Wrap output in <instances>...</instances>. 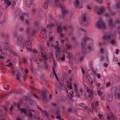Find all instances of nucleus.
I'll list each match as a JSON object with an SVG mask.
<instances>
[{
    "instance_id": "f257e3e1",
    "label": "nucleus",
    "mask_w": 120,
    "mask_h": 120,
    "mask_svg": "<svg viewBox=\"0 0 120 120\" xmlns=\"http://www.w3.org/2000/svg\"><path fill=\"white\" fill-rule=\"evenodd\" d=\"M53 2L56 4V6L58 5V4H56L57 3H58L59 4L60 7L61 9L62 13V15L59 16V17L60 18H64L65 14L67 13L68 12V10L66 9L64 5L63 4H61L60 2L58 0H53Z\"/></svg>"
},
{
    "instance_id": "f03ea898",
    "label": "nucleus",
    "mask_w": 120,
    "mask_h": 120,
    "mask_svg": "<svg viewBox=\"0 0 120 120\" xmlns=\"http://www.w3.org/2000/svg\"><path fill=\"white\" fill-rule=\"evenodd\" d=\"M82 49V52L83 54L89 53L91 51L94 50L93 47H91L89 45L86 46L85 44H83L82 43H81Z\"/></svg>"
},
{
    "instance_id": "7ed1b4c3",
    "label": "nucleus",
    "mask_w": 120,
    "mask_h": 120,
    "mask_svg": "<svg viewBox=\"0 0 120 120\" xmlns=\"http://www.w3.org/2000/svg\"><path fill=\"white\" fill-rule=\"evenodd\" d=\"M103 38L104 39L109 40L110 43L112 45L116 43L114 40L112 39L113 36L110 35H104L103 36Z\"/></svg>"
},
{
    "instance_id": "20e7f679",
    "label": "nucleus",
    "mask_w": 120,
    "mask_h": 120,
    "mask_svg": "<svg viewBox=\"0 0 120 120\" xmlns=\"http://www.w3.org/2000/svg\"><path fill=\"white\" fill-rule=\"evenodd\" d=\"M105 23L101 21H97L96 25L97 28L98 29H105Z\"/></svg>"
},
{
    "instance_id": "39448f33",
    "label": "nucleus",
    "mask_w": 120,
    "mask_h": 120,
    "mask_svg": "<svg viewBox=\"0 0 120 120\" xmlns=\"http://www.w3.org/2000/svg\"><path fill=\"white\" fill-rule=\"evenodd\" d=\"M67 27L66 26H64L61 27L60 26H58L57 27V31L58 32L60 33V37L62 38L64 36V34L62 33V32L63 31H65L67 30Z\"/></svg>"
},
{
    "instance_id": "423d86ee",
    "label": "nucleus",
    "mask_w": 120,
    "mask_h": 120,
    "mask_svg": "<svg viewBox=\"0 0 120 120\" xmlns=\"http://www.w3.org/2000/svg\"><path fill=\"white\" fill-rule=\"evenodd\" d=\"M40 94L43 101H47L46 91L45 90H43L40 91Z\"/></svg>"
},
{
    "instance_id": "0eeeda50",
    "label": "nucleus",
    "mask_w": 120,
    "mask_h": 120,
    "mask_svg": "<svg viewBox=\"0 0 120 120\" xmlns=\"http://www.w3.org/2000/svg\"><path fill=\"white\" fill-rule=\"evenodd\" d=\"M86 82L87 85L90 87L94 86L93 84V80L89 75L87 76L86 78Z\"/></svg>"
},
{
    "instance_id": "6e6552de",
    "label": "nucleus",
    "mask_w": 120,
    "mask_h": 120,
    "mask_svg": "<svg viewBox=\"0 0 120 120\" xmlns=\"http://www.w3.org/2000/svg\"><path fill=\"white\" fill-rule=\"evenodd\" d=\"M31 44V43L30 40L29 39H28L26 41H24L23 45L22 46V47H24V45H25L27 50H30V47Z\"/></svg>"
},
{
    "instance_id": "1a4fd4ad",
    "label": "nucleus",
    "mask_w": 120,
    "mask_h": 120,
    "mask_svg": "<svg viewBox=\"0 0 120 120\" xmlns=\"http://www.w3.org/2000/svg\"><path fill=\"white\" fill-rule=\"evenodd\" d=\"M82 1L81 0L80 1L79 0H75L74 5L76 8L80 9L82 7Z\"/></svg>"
},
{
    "instance_id": "9d476101",
    "label": "nucleus",
    "mask_w": 120,
    "mask_h": 120,
    "mask_svg": "<svg viewBox=\"0 0 120 120\" xmlns=\"http://www.w3.org/2000/svg\"><path fill=\"white\" fill-rule=\"evenodd\" d=\"M104 9L103 8H100L97 6L94 9V10L99 15L103 13Z\"/></svg>"
},
{
    "instance_id": "9b49d317",
    "label": "nucleus",
    "mask_w": 120,
    "mask_h": 120,
    "mask_svg": "<svg viewBox=\"0 0 120 120\" xmlns=\"http://www.w3.org/2000/svg\"><path fill=\"white\" fill-rule=\"evenodd\" d=\"M2 43L4 46V49L5 51H7L11 49L10 46L8 43V41H3Z\"/></svg>"
},
{
    "instance_id": "f8f14e48",
    "label": "nucleus",
    "mask_w": 120,
    "mask_h": 120,
    "mask_svg": "<svg viewBox=\"0 0 120 120\" xmlns=\"http://www.w3.org/2000/svg\"><path fill=\"white\" fill-rule=\"evenodd\" d=\"M107 8L110 12L109 15L108 13H106L105 14V16L107 18H109V15H113L116 13V11H111L110 8L109 7H107Z\"/></svg>"
},
{
    "instance_id": "ddd939ff",
    "label": "nucleus",
    "mask_w": 120,
    "mask_h": 120,
    "mask_svg": "<svg viewBox=\"0 0 120 120\" xmlns=\"http://www.w3.org/2000/svg\"><path fill=\"white\" fill-rule=\"evenodd\" d=\"M117 23H120V20H116L115 21L113 22L111 19H110L109 21L108 24L110 26H112L114 25V24Z\"/></svg>"
},
{
    "instance_id": "4468645a",
    "label": "nucleus",
    "mask_w": 120,
    "mask_h": 120,
    "mask_svg": "<svg viewBox=\"0 0 120 120\" xmlns=\"http://www.w3.org/2000/svg\"><path fill=\"white\" fill-rule=\"evenodd\" d=\"M23 37L21 36L19 37L17 41V46H20L22 42Z\"/></svg>"
},
{
    "instance_id": "2eb2a0df",
    "label": "nucleus",
    "mask_w": 120,
    "mask_h": 120,
    "mask_svg": "<svg viewBox=\"0 0 120 120\" xmlns=\"http://www.w3.org/2000/svg\"><path fill=\"white\" fill-rule=\"evenodd\" d=\"M26 16L28 17L29 15L28 13H22L21 15L20 16V18L21 21H24V17Z\"/></svg>"
},
{
    "instance_id": "dca6fc26",
    "label": "nucleus",
    "mask_w": 120,
    "mask_h": 120,
    "mask_svg": "<svg viewBox=\"0 0 120 120\" xmlns=\"http://www.w3.org/2000/svg\"><path fill=\"white\" fill-rule=\"evenodd\" d=\"M92 39L90 37H85L83 38V42H86L88 40H91Z\"/></svg>"
},
{
    "instance_id": "f3484780",
    "label": "nucleus",
    "mask_w": 120,
    "mask_h": 120,
    "mask_svg": "<svg viewBox=\"0 0 120 120\" xmlns=\"http://www.w3.org/2000/svg\"><path fill=\"white\" fill-rule=\"evenodd\" d=\"M21 113H24L26 115L27 112V110L24 108H22L20 109Z\"/></svg>"
},
{
    "instance_id": "a211bd4d",
    "label": "nucleus",
    "mask_w": 120,
    "mask_h": 120,
    "mask_svg": "<svg viewBox=\"0 0 120 120\" xmlns=\"http://www.w3.org/2000/svg\"><path fill=\"white\" fill-rule=\"evenodd\" d=\"M55 54L56 57L58 59H60L61 56V55L60 54V52L59 51L56 52L55 53Z\"/></svg>"
},
{
    "instance_id": "6ab92c4d",
    "label": "nucleus",
    "mask_w": 120,
    "mask_h": 120,
    "mask_svg": "<svg viewBox=\"0 0 120 120\" xmlns=\"http://www.w3.org/2000/svg\"><path fill=\"white\" fill-rule=\"evenodd\" d=\"M49 2L48 0H46L44 4V8L45 9H47L48 5V3Z\"/></svg>"
},
{
    "instance_id": "aec40b11",
    "label": "nucleus",
    "mask_w": 120,
    "mask_h": 120,
    "mask_svg": "<svg viewBox=\"0 0 120 120\" xmlns=\"http://www.w3.org/2000/svg\"><path fill=\"white\" fill-rule=\"evenodd\" d=\"M25 32L28 35H29L30 33V29L29 27H27L26 29Z\"/></svg>"
},
{
    "instance_id": "412c9836",
    "label": "nucleus",
    "mask_w": 120,
    "mask_h": 120,
    "mask_svg": "<svg viewBox=\"0 0 120 120\" xmlns=\"http://www.w3.org/2000/svg\"><path fill=\"white\" fill-rule=\"evenodd\" d=\"M108 98L109 101L111 102L112 101V96L110 94H108Z\"/></svg>"
},
{
    "instance_id": "4be33fe9",
    "label": "nucleus",
    "mask_w": 120,
    "mask_h": 120,
    "mask_svg": "<svg viewBox=\"0 0 120 120\" xmlns=\"http://www.w3.org/2000/svg\"><path fill=\"white\" fill-rule=\"evenodd\" d=\"M86 16L85 14H84L82 16V21L84 22H85L86 21Z\"/></svg>"
},
{
    "instance_id": "5701e85b",
    "label": "nucleus",
    "mask_w": 120,
    "mask_h": 120,
    "mask_svg": "<svg viewBox=\"0 0 120 120\" xmlns=\"http://www.w3.org/2000/svg\"><path fill=\"white\" fill-rule=\"evenodd\" d=\"M34 0H26V2L27 5H30Z\"/></svg>"
},
{
    "instance_id": "b1692460",
    "label": "nucleus",
    "mask_w": 120,
    "mask_h": 120,
    "mask_svg": "<svg viewBox=\"0 0 120 120\" xmlns=\"http://www.w3.org/2000/svg\"><path fill=\"white\" fill-rule=\"evenodd\" d=\"M53 65L52 69H54L55 70L56 66V64L55 61L54 59L53 60Z\"/></svg>"
},
{
    "instance_id": "393cba45",
    "label": "nucleus",
    "mask_w": 120,
    "mask_h": 120,
    "mask_svg": "<svg viewBox=\"0 0 120 120\" xmlns=\"http://www.w3.org/2000/svg\"><path fill=\"white\" fill-rule=\"evenodd\" d=\"M15 76L16 77L17 80L19 81L20 83L21 82L20 80V77H19V74L18 73L15 75Z\"/></svg>"
},
{
    "instance_id": "a878e982",
    "label": "nucleus",
    "mask_w": 120,
    "mask_h": 120,
    "mask_svg": "<svg viewBox=\"0 0 120 120\" xmlns=\"http://www.w3.org/2000/svg\"><path fill=\"white\" fill-rule=\"evenodd\" d=\"M47 45L48 47H49L50 46H51L52 47H53V45L52 44L51 42L50 41H48L47 42Z\"/></svg>"
},
{
    "instance_id": "bb28decb",
    "label": "nucleus",
    "mask_w": 120,
    "mask_h": 120,
    "mask_svg": "<svg viewBox=\"0 0 120 120\" xmlns=\"http://www.w3.org/2000/svg\"><path fill=\"white\" fill-rule=\"evenodd\" d=\"M41 81L44 84H45L46 83L47 81L43 77H41Z\"/></svg>"
},
{
    "instance_id": "cd10ccee",
    "label": "nucleus",
    "mask_w": 120,
    "mask_h": 120,
    "mask_svg": "<svg viewBox=\"0 0 120 120\" xmlns=\"http://www.w3.org/2000/svg\"><path fill=\"white\" fill-rule=\"evenodd\" d=\"M30 103L31 105H34L35 104L34 101L32 99H30L29 100Z\"/></svg>"
},
{
    "instance_id": "c85d7f7f",
    "label": "nucleus",
    "mask_w": 120,
    "mask_h": 120,
    "mask_svg": "<svg viewBox=\"0 0 120 120\" xmlns=\"http://www.w3.org/2000/svg\"><path fill=\"white\" fill-rule=\"evenodd\" d=\"M2 54L0 55V59H3L4 57V53L3 52V51H2V52H1Z\"/></svg>"
},
{
    "instance_id": "c756f323",
    "label": "nucleus",
    "mask_w": 120,
    "mask_h": 120,
    "mask_svg": "<svg viewBox=\"0 0 120 120\" xmlns=\"http://www.w3.org/2000/svg\"><path fill=\"white\" fill-rule=\"evenodd\" d=\"M93 92L92 91L90 92V93H89V95L88 96L91 99L92 98H93Z\"/></svg>"
},
{
    "instance_id": "7c9ffc66",
    "label": "nucleus",
    "mask_w": 120,
    "mask_h": 120,
    "mask_svg": "<svg viewBox=\"0 0 120 120\" xmlns=\"http://www.w3.org/2000/svg\"><path fill=\"white\" fill-rule=\"evenodd\" d=\"M42 67L40 65H38V67L37 68V70L38 71L41 72L42 70Z\"/></svg>"
},
{
    "instance_id": "2f4dec72",
    "label": "nucleus",
    "mask_w": 120,
    "mask_h": 120,
    "mask_svg": "<svg viewBox=\"0 0 120 120\" xmlns=\"http://www.w3.org/2000/svg\"><path fill=\"white\" fill-rule=\"evenodd\" d=\"M60 60L62 61H64L65 59V55L64 54H63L61 57L60 58Z\"/></svg>"
},
{
    "instance_id": "473e14b6",
    "label": "nucleus",
    "mask_w": 120,
    "mask_h": 120,
    "mask_svg": "<svg viewBox=\"0 0 120 120\" xmlns=\"http://www.w3.org/2000/svg\"><path fill=\"white\" fill-rule=\"evenodd\" d=\"M42 56L43 57V60L44 61H46L48 60V58L46 55H42Z\"/></svg>"
},
{
    "instance_id": "72a5a7b5",
    "label": "nucleus",
    "mask_w": 120,
    "mask_h": 120,
    "mask_svg": "<svg viewBox=\"0 0 120 120\" xmlns=\"http://www.w3.org/2000/svg\"><path fill=\"white\" fill-rule=\"evenodd\" d=\"M26 24L28 25H30V23L31 22V20L29 19H26Z\"/></svg>"
},
{
    "instance_id": "f704fd0d",
    "label": "nucleus",
    "mask_w": 120,
    "mask_h": 120,
    "mask_svg": "<svg viewBox=\"0 0 120 120\" xmlns=\"http://www.w3.org/2000/svg\"><path fill=\"white\" fill-rule=\"evenodd\" d=\"M8 34H2V36L4 38H8Z\"/></svg>"
},
{
    "instance_id": "c9c22d12",
    "label": "nucleus",
    "mask_w": 120,
    "mask_h": 120,
    "mask_svg": "<svg viewBox=\"0 0 120 120\" xmlns=\"http://www.w3.org/2000/svg\"><path fill=\"white\" fill-rule=\"evenodd\" d=\"M43 113L44 115H46L48 118L49 117L48 113L45 111H44L43 112Z\"/></svg>"
},
{
    "instance_id": "e433bc0d",
    "label": "nucleus",
    "mask_w": 120,
    "mask_h": 120,
    "mask_svg": "<svg viewBox=\"0 0 120 120\" xmlns=\"http://www.w3.org/2000/svg\"><path fill=\"white\" fill-rule=\"evenodd\" d=\"M22 103V101L21 100H20L19 101V103L17 105L18 107H19Z\"/></svg>"
},
{
    "instance_id": "4c0bfd02",
    "label": "nucleus",
    "mask_w": 120,
    "mask_h": 120,
    "mask_svg": "<svg viewBox=\"0 0 120 120\" xmlns=\"http://www.w3.org/2000/svg\"><path fill=\"white\" fill-rule=\"evenodd\" d=\"M23 99L26 101H27L28 100L29 98L28 97L25 96L23 97Z\"/></svg>"
},
{
    "instance_id": "58836bf2",
    "label": "nucleus",
    "mask_w": 120,
    "mask_h": 120,
    "mask_svg": "<svg viewBox=\"0 0 120 120\" xmlns=\"http://www.w3.org/2000/svg\"><path fill=\"white\" fill-rule=\"evenodd\" d=\"M78 105L80 107H83L85 106V105L83 103H81L79 104Z\"/></svg>"
},
{
    "instance_id": "ea45409f",
    "label": "nucleus",
    "mask_w": 120,
    "mask_h": 120,
    "mask_svg": "<svg viewBox=\"0 0 120 120\" xmlns=\"http://www.w3.org/2000/svg\"><path fill=\"white\" fill-rule=\"evenodd\" d=\"M11 53L14 56H18L16 52L15 51H12L11 52Z\"/></svg>"
},
{
    "instance_id": "a19ab883",
    "label": "nucleus",
    "mask_w": 120,
    "mask_h": 120,
    "mask_svg": "<svg viewBox=\"0 0 120 120\" xmlns=\"http://www.w3.org/2000/svg\"><path fill=\"white\" fill-rule=\"evenodd\" d=\"M60 109L59 108H58L56 110V113L57 115H59L60 114L59 111Z\"/></svg>"
},
{
    "instance_id": "79ce46f5",
    "label": "nucleus",
    "mask_w": 120,
    "mask_h": 120,
    "mask_svg": "<svg viewBox=\"0 0 120 120\" xmlns=\"http://www.w3.org/2000/svg\"><path fill=\"white\" fill-rule=\"evenodd\" d=\"M21 93V90H18L16 91L15 92V93L17 95H19Z\"/></svg>"
},
{
    "instance_id": "37998d69",
    "label": "nucleus",
    "mask_w": 120,
    "mask_h": 120,
    "mask_svg": "<svg viewBox=\"0 0 120 120\" xmlns=\"http://www.w3.org/2000/svg\"><path fill=\"white\" fill-rule=\"evenodd\" d=\"M99 103V102L98 101H96L95 104V109H97L98 108V106Z\"/></svg>"
},
{
    "instance_id": "c03bdc74",
    "label": "nucleus",
    "mask_w": 120,
    "mask_h": 120,
    "mask_svg": "<svg viewBox=\"0 0 120 120\" xmlns=\"http://www.w3.org/2000/svg\"><path fill=\"white\" fill-rule=\"evenodd\" d=\"M63 86V83H62L61 85H60L58 87V88L59 90H62L63 89V88L62 86Z\"/></svg>"
},
{
    "instance_id": "a18cd8bd",
    "label": "nucleus",
    "mask_w": 120,
    "mask_h": 120,
    "mask_svg": "<svg viewBox=\"0 0 120 120\" xmlns=\"http://www.w3.org/2000/svg\"><path fill=\"white\" fill-rule=\"evenodd\" d=\"M34 117L36 119L39 120L40 118V117L39 115H35L34 116Z\"/></svg>"
},
{
    "instance_id": "49530a36",
    "label": "nucleus",
    "mask_w": 120,
    "mask_h": 120,
    "mask_svg": "<svg viewBox=\"0 0 120 120\" xmlns=\"http://www.w3.org/2000/svg\"><path fill=\"white\" fill-rule=\"evenodd\" d=\"M98 95L100 96H101L102 95V92H101V91L100 90H98Z\"/></svg>"
},
{
    "instance_id": "de8ad7c7",
    "label": "nucleus",
    "mask_w": 120,
    "mask_h": 120,
    "mask_svg": "<svg viewBox=\"0 0 120 120\" xmlns=\"http://www.w3.org/2000/svg\"><path fill=\"white\" fill-rule=\"evenodd\" d=\"M53 73L54 74V75L56 77V79L58 80V78H57V75H56V73L55 71V70L54 69H53Z\"/></svg>"
},
{
    "instance_id": "09e8293b",
    "label": "nucleus",
    "mask_w": 120,
    "mask_h": 120,
    "mask_svg": "<svg viewBox=\"0 0 120 120\" xmlns=\"http://www.w3.org/2000/svg\"><path fill=\"white\" fill-rule=\"evenodd\" d=\"M116 7L117 8H119L120 7V3L118 2L116 5Z\"/></svg>"
},
{
    "instance_id": "8fccbe9b",
    "label": "nucleus",
    "mask_w": 120,
    "mask_h": 120,
    "mask_svg": "<svg viewBox=\"0 0 120 120\" xmlns=\"http://www.w3.org/2000/svg\"><path fill=\"white\" fill-rule=\"evenodd\" d=\"M19 31L20 32L23 31L24 30L23 28L22 27H20L19 29Z\"/></svg>"
},
{
    "instance_id": "3c124183",
    "label": "nucleus",
    "mask_w": 120,
    "mask_h": 120,
    "mask_svg": "<svg viewBox=\"0 0 120 120\" xmlns=\"http://www.w3.org/2000/svg\"><path fill=\"white\" fill-rule=\"evenodd\" d=\"M22 61L23 62L25 63H26L27 62V60L25 57H24L22 59Z\"/></svg>"
},
{
    "instance_id": "603ef678",
    "label": "nucleus",
    "mask_w": 120,
    "mask_h": 120,
    "mask_svg": "<svg viewBox=\"0 0 120 120\" xmlns=\"http://www.w3.org/2000/svg\"><path fill=\"white\" fill-rule=\"evenodd\" d=\"M12 64L11 63H10L8 64H7L6 66L8 67H10L12 66Z\"/></svg>"
},
{
    "instance_id": "864d4df0",
    "label": "nucleus",
    "mask_w": 120,
    "mask_h": 120,
    "mask_svg": "<svg viewBox=\"0 0 120 120\" xmlns=\"http://www.w3.org/2000/svg\"><path fill=\"white\" fill-rule=\"evenodd\" d=\"M36 31L35 30H32L31 32V34L32 35H34L36 33Z\"/></svg>"
},
{
    "instance_id": "5fc2aeb1",
    "label": "nucleus",
    "mask_w": 120,
    "mask_h": 120,
    "mask_svg": "<svg viewBox=\"0 0 120 120\" xmlns=\"http://www.w3.org/2000/svg\"><path fill=\"white\" fill-rule=\"evenodd\" d=\"M39 13L40 15H42L43 14V12H42V9L41 8H40L39 9Z\"/></svg>"
},
{
    "instance_id": "6e6d98bb",
    "label": "nucleus",
    "mask_w": 120,
    "mask_h": 120,
    "mask_svg": "<svg viewBox=\"0 0 120 120\" xmlns=\"http://www.w3.org/2000/svg\"><path fill=\"white\" fill-rule=\"evenodd\" d=\"M91 69L93 70V72L94 74H95L96 73V71L94 70V68L92 67V66H91Z\"/></svg>"
},
{
    "instance_id": "4d7b16f0",
    "label": "nucleus",
    "mask_w": 120,
    "mask_h": 120,
    "mask_svg": "<svg viewBox=\"0 0 120 120\" xmlns=\"http://www.w3.org/2000/svg\"><path fill=\"white\" fill-rule=\"evenodd\" d=\"M97 77L98 79H100L101 77V76L100 74L98 73L97 74Z\"/></svg>"
},
{
    "instance_id": "13d9d810",
    "label": "nucleus",
    "mask_w": 120,
    "mask_h": 120,
    "mask_svg": "<svg viewBox=\"0 0 120 120\" xmlns=\"http://www.w3.org/2000/svg\"><path fill=\"white\" fill-rule=\"evenodd\" d=\"M76 38L75 37H72L71 38V41H75L76 39Z\"/></svg>"
},
{
    "instance_id": "bf43d9fd",
    "label": "nucleus",
    "mask_w": 120,
    "mask_h": 120,
    "mask_svg": "<svg viewBox=\"0 0 120 120\" xmlns=\"http://www.w3.org/2000/svg\"><path fill=\"white\" fill-rule=\"evenodd\" d=\"M43 31L44 32V35H45L46 34V29H43L41 30V32H42Z\"/></svg>"
},
{
    "instance_id": "052dcab7",
    "label": "nucleus",
    "mask_w": 120,
    "mask_h": 120,
    "mask_svg": "<svg viewBox=\"0 0 120 120\" xmlns=\"http://www.w3.org/2000/svg\"><path fill=\"white\" fill-rule=\"evenodd\" d=\"M30 70L32 73H33L34 72V71L33 66L30 67Z\"/></svg>"
},
{
    "instance_id": "680f3d73",
    "label": "nucleus",
    "mask_w": 120,
    "mask_h": 120,
    "mask_svg": "<svg viewBox=\"0 0 120 120\" xmlns=\"http://www.w3.org/2000/svg\"><path fill=\"white\" fill-rule=\"evenodd\" d=\"M91 107L92 109H94L95 107L94 106V104L93 103H92L91 104Z\"/></svg>"
},
{
    "instance_id": "e2e57ef3",
    "label": "nucleus",
    "mask_w": 120,
    "mask_h": 120,
    "mask_svg": "<svg viewBox=\"0 0 120 120\" xmlns=\"http://www.w3.org/2000/svg\"><path fill=\"white\" fill-rule=\"evenodd\" d=\"M98 3L100 4H101L102 3V0H95Z\"/></svg>"
},
{
    "instance_id": "0e129e2a",
    "label": "nucleus",
    "mask_w": 120,
    "mask_h": 120,
    "mask_svg": "<svg viewBox=\"0 0 120 120\" xmlns=\"http://www.w3.org/2000/svg\"><path fill=\"white\" fill-rule=\"evenodd\" d=\"M104 49L103 48H101V49L100 50V52L101 53H102L104 52Z\"/></svg>"
},
{
    "instance_id": "69168bd1",
    "label": "nucleus",
    "mask_w": 120,
    "mask_h": 120,
    "mask_svg": "<svg viewBox=\"0 0 120 120\" xmlns=\"http://www.w3.org/2000/svg\"><path fill=\"white\" fill-rule=\"evenodd\" d=\"M35 62L36 63L38 64H39V62H38V58H37L35 59Z\"/></svg>"
},
{
    "instance_id": "338daca9",
    "label": "nucleus",
    "mask_w": 120,
    "mask_h": 120,
    "mask_svg": "<svg viewBox=\"0 0 120 120\" xmlns=\"http://www.w3.org/2000/svg\"><path fill=\"white\" fill-rule=\"evenodd\" d=\"M34 24L36 26H38V21H36L34 22Z\"/></svg>"
},
{
    "instance_id": "774afa93",
    "label": "nucleus",
    "mask_w": 120,
    "mask_h": 120,
    "mask_svg": "<svg viewBox=\"0 0 120 120\" xmlns=\"http://www.w3.org/2000/svg\"><path fill=\"white\" fill-rule=\"evenodd\" d=\"M117 95L118 97V99L120 100V93H117Z\"/></svg>"
}]
</instances>
